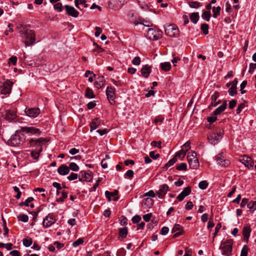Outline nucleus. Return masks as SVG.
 <instances>
[{
  "label": "nucleus",
  "instance_id": "19",
  "mask_svg": "<svg viewBox=\"0 0 256 256\" xmlns=\"http://www.w3.org/2000/svg\"><path fill=\"white\" fill-rule=\"evenodd\" d=\"M208 139L212 144H218L220 140V138L218 137L215 132L210 133L208 136Z\"/></svg>",
  "mask_w": 256,
  "mask_h": 256
},
{
  "label": "nucleus",
  "instance_id": "11",
  "mask_svg": "<svg viewBox=\"0 0 256 256\" xmlns=\"http://www.w3.org/2000/svg\"><path fill=\"white\" fill-rule=\"evenodd\" d=\"M218 164L222 166L226 167L230 164V162L228 160L224 159L222 153L219 154L216 158Z\"/></svg>",
  "mask_w": 256,
  "mask_h": 256
},
{
  "label": "nucleus",
  "instance_id": "32",
  "mask_svg": "<svg viewBox=\"0 0 256 256\" xmlns=\"http://www.w3.org/2000/svg\"><path fill=\"white\" fill-rule=\"evenodd\" d=\"M85 96L89 98H92L95 97L92 90L89 88H86Z\"/></svg>",
  "mask_w": 256,
  "mask_h": 256
},
{
  "label": "nucleus",
  "instance_id": "17",
  "mask_svg": "<svg viewBox=\"0 0 256 256\" xmlns=\"http://www.w3.org/2000/svg\"><path fill=\"white\" fill-rule=\"evenodd\" d=\"M191 192L190 186H187L180 194L177 198L180 201L182 200L186 196L189 195Z\"/></svg>",
  "mask_w": 256,
  "mask_h": 256
},
{
  "label": "nucleus",
  "instance_id": "14",
  "mask_svg": "<svg viewBox=\"0 0 256 256\" xmlns=\"http://www.w3.org/2000/svg\"><path fill=\"white\" fill-rule=\"evenodd\" d=\"M168 189V186L166 184H164L160 186L158 190L156 192V194L158 195V198H162Z\"/></svg>",
  "mask_w": 256,
  "mask_h": 256
},
{
  "label": "nucleus",
  "instance_id": "48",
  "mask_svg": "<svg viewBox=\"0 0 256 256\" xmlns=\"http://www.w3.org/2000/svg\"><path fill=\"white\" fill-rule=\"evenodd\" d=\"M69 169L75 172H77L79 170L78 166L74 162H71L69 166Z\"/></svg>",
  "mask_w": 256,
  "mask_h": 256
},
{
  "label": "nucleus",
  "instance_id": "38",
  "mask_svg": "<svg viewBox=\"0 0 256 256\" xmlns=\"http://www.w3.org/2000/svg\"><path fill=\"white\" fill-rule=\"evenodd\" d=\"M186 153V152L182 148L181 150H180V151L176 153V154L174 157H176V158L178 157L182 159L185 156Z\"/></svg>",
  "mask_w": 256,
  "mask_h": 256
},
{
  "label": "nucleus",
  "instance_id": "13",
  "mask_svg": "<svg viewBox=\"0 0 256 256\" xmlns=\"http://www.w3.org/2000/svg\"><path fill=\"white\" fill-rule=\"evenodd\" d=\"M64 7L66 8V13L68 16L74 18H77L78 16L79 12L76 10L72 6L65 5Z\"/></svg>",
  "mask_w": 256,
  "mask_h": 256
},
{
  "label": "nucleus",
  "instance_id": "26",
  "mask_svg": "<svg viewBox=\"0 0 256 256\" xmlns=\"http://www.w3.org/2000/svg\"><path fill=\"white\" fill-rule=\"evenodd\" d=\"M219 97V93L217 92H215L213 94H212L211 96L212 99V102L210 106H209L210 108L211 106H217L216 100Z\"/></svg>",
  "mask_w": 256,
  "mask_h": 256
},
{
  "label": "nucleus",
  "instance_id": "3",
  "mask_svg": "<svg viewBox=\"0 0 256 256\" xmlns=\"http://www.w3.org/2000/svg\"><path fill=\"white\" fill-rule=\"evenodd\" d=\"M234 241L232 239L226 240L222 242L219 247L222 254L224 256H231L233 248Z\"/></svg>",
  "mask_w": 256,
  "mask_h": 256
},
{
  "label": "nucleus",
  "instance_id": "30",
  "mask_svg": "<svg viewBox=\"0 0 256 256\" xmlns=\"http://www.w3.org/2000/svg\"><path fill=\"white\" fill-rule=\"evenodd\" d=\"M188 6L191 8H198L199 7L202 6V4L200 2H196V1H188Z\"/></svg>",
  "mask_w": 256,
  "mask_h": 256
},
{
  "label": "nucleus",
  "instance_id": "40",
  "mask_svg": "<svg viewBox=\"0 0 256 256\" xmlns=\"http://www.w3.org/2000/svg\"><path fill=\"white\" fill-rule=\"evenodd\" d=\"M44 141V139L43 138H39L38 139L34 140L30 138L29 140L30 146H34V144H36L38 142H43Z\"/></svg>",
  "mask_w": 256,
  "mask_h": 256
},
{
  "label": "nucleus",
  "instance_id": "36",
  "mask_svg": "<svg viewBox=\"0 0 256 256\" xmlns=\"http://www.w3.org/2000/svg\"><path fill=\"white\" fill-rule=\"evenodd\" d=\"M184 231L183 227L179 224H175L172 228V233L176 232Z\"/></svg>",
  "mask_w": 256,
  "mask_h": 256
},
{
  "label": "nucleus",
  "instance_id": "29",
  "mask_svg": "<svg viewBox=\"0 0 256 256\" xmlns=\"http://www.w3.org/2000/svg\"><path fill=\"white\" fill-rule=\"evenodd\" d=\"M128 229L126 227L122 228H119L120 238H121L122 239L126 238L128 234Z\"/></svg>",
  "mask_w": 256,
  "mask_h": 256
},
{
  "label": "nucleus",
  "instance_id": "16",
  "mask_svg": "<svg viewBox=\"0 0 256 256\" xmlns=\"http://www.w3.org/2000/svg\"><path fill=\"white\" fill-rule=\"evenodd\" d=\"M240 160L248 168L252 167L254 166L253 160L251 158L247 156H244Z\"/></svg>",
  "mask_w": 256,
  "mask_h": 256
},
{
  "label": "nucleus",
  "instance_id": "58",
  "mask_svg": "<svg viewBox=\"0 0 256 256\" xmlns=\"http://www.w3.org/2000/svg\"><path fill=\"white\" fill-rule=\"evenodd\" d=\"M54 8L55 10L59 12L62 11V4L60 2L56 4L54 6Z\"/></svg>",
  "mask_w": 256,
  "mask_h": 256
},
{
  "label": "nucleus",
  "instance_id": "8",
  "mask_svg": "<svg viewBox=\"0 0 256 256\" xmlns=\"http://www.w3.org/2000/svg\"><path fill=\"white\" fill-rule=\"evenodd\" d=\"M14 83L9 80H6L2 84L1 93L2 94H9L11 92L12 87Z\"/></svg>",
  "mask_w": 256,
  "mask_h": 256
},
{
  "label": "nucleus",
  "instance_id": "59",
  "mask_svg": "<svg viewBox=\"0 0 256 256\" xmlns=\"http://www.w3.org/2000/svg\"><path fill=\"white\" fill-rule=\"evenodd\" d=\"M162 70L164 72H168L171 68V65H160Z\"/></svg>",
  "mask_w": 256,
  "mask_h": 256
},
{
  "label": "nucleus",
  "instance_id": "60",
  "mask_svg": "<svg viewBox=\"0 0 256 256\" xmlns=\"http://www.w3.org/2000/svg\"><path fill=\"white\" fill-rule=\"evenodd\" d=\"M244 103L240 104L236 110V112L237 114H239L244 108Z\"/></svg>",
  "mask_w": 256,
  "mask_h": 256
},
{
  "label": "nucleus",
  "instance_id": "28",
  "mask_svg": "<svg viewBox=\"0 0 256 256\" xmlns=\"http://www.w3.org/2000/svg\"><path fill=\"white\" fill-rule=\"evenodd\" d=\"M75 6L78 8L82 10L83 8H81L80 5H83L84 8H87L88 4H86V0H74Z\"/></svg>",
  "mask_w": 256,
  "mask_h": 256
},
{
  "label": "nucleus",
  "instance_id": "31",
  "mask_svg": "<svg viewBox=\"0 0 256 256\" xmlns=\"http://www.w3.org/2000/svg\"><path fill=\"white\" fill-rule=\"evenodd\" d=\"M221 10V8L220 6H218L217 7L214 6L212 8V12H213V17L214 18H216L220 14V12Z\"/></svg>",
  "mask_w": 256,
  "mask_h": 256
},
{
  "label": "nucleus",
  "instance_id": "39",
  "mask_svg": "<svg viewBox=\"0 0 256 256\" xmlns=\"http://www.w3.org/2000/svg\"><path fill=\"white\" fill-rule=\"evenodd\" d=\"M61 194H62V196H61V198H56V202H64V200L68 197V194L66 192L62 191L61 192Z\"/></svg>",
  "mask_w": 256,
  "mask_h": 256
},
{
  "label": "nucleus",
  "instance_id": "64",
  "mask_svg": "<svg viewBox=\"0 0 256 256\" xmlns=\"http://www.w3.org/2000/svg\"><path fill=\"white\" fill-rule=\"evenodd\" d=\"M169 231V228L166 226H164L160 230V234L162 235L166 234Z\"/></svg>",
  "mask_w": 256,
  "mask_h": 256
},
{
  "label": "nucleus",
  "instance_id": "62",
  "mask_svg": "<svg viewBox=\"0 0 256 256\" xmlns=\"http://www.w3.org/2000/svg\"><path fill=\"white\" fill-rule=\"evenodd\" d=\"M236 104V101L234 100H231L229 102L228 107L230 109L233 108Z\"/></svg>",
  "mask_w": 256,
  "mask_h": 256
},
{
  "label": "nucleus",
  "instance_id": "56",
  "mask_svg": "<svg viewBox=\"0 0 256 256\" xmlns=\"http://www.w3.org/2000/svg\"><path fill=\"white\" fill-rule=\"evenodd\" d=\"M78 174L75 173H71L70 175L68 177V179L69 180H76L78 178Z\"/></svg>",
  "mask_w": 256,
  "mask_h": 256
},
{
  "label": "nucleus",
  "instance_id": "43",
  "mask_svg": "<svg viewBox=\"0 0 256 256\" xmlns=\"http://www.w3.org/2000/svg\"><path fill=\"white\" fill-rule=\"evenodd\" d=\"M248 247L247 246L244 245L241 250L240 256H248Z\"/></svg>",
  "mask_w": 256,
  "mask_h": 256
},
{
  "label": "nucleus",
  "instance_id": "21",
  "mask_svg": "<svg viewBox=\"0 0 256 256\" xmlns=\"http://www.w3.org/2000/svg\"><path fill=\"white\" fill-rule=\"evenodd\" d=\"M251 232L250 228V226H246L243 228L242 234L244 236V239L247 242L248 240Z\"/></svg>",
  "mask_w": 256,
  "mask_h": 256
},
{
  "label": "nucleus",
  "instance_id": "4",
  "mask_svg": "<svg viewBox=\"0 0 256 256\" xmlns=\"http://www.w3.org/2000/svg\"><path fill=\"white\" fill-rule=\"evenodd\" d=\"M164 31L166 34L170 37H177L180 34L178 28L174 24H169L166 26Z\"/></svg>",
  "mask_w": 256,
  "mask_h": 256
},
{
  "label": "nucleus",
  "instance_id": "44",
  "mask_svg": "<svg viewBox=\"0 0 256 256\" xmlns=\"http://www.w3.org/2000/svg\"><path fill=\"white\" fill-rule=\"evenodd\" d=\"M247 206L250 210H256V201H251L248 204Z\"/></svg>",
  "mask_w": 256,
  "mask_h": 256
},
{
  "label": "nucleus",
  "instance_id": "20",
  "mask_svg": "<svg viewBox=\"0 0 256 256\" xmlns=\"http://www.w3.org/2000/svg\"><path fill=\"white\" fill-rule=\"evenodd\" d=\"M101 124V120L99 118H96L90 123V130L92 132L98 128Z\"/></svg>",
  "mask_w": 256,
  "mask_h": 256
},
{
  "label": "nucleus",
  "instance_id": "34",
  "mask_svg": "<svg viewBox=\"0 0 256 256\" xmlns=\"http://www.w3.org/2000/svg\"><path fill=\"white\" fill-rule=\"evenodd\" d=\"M177 161V158L174 157L172 158L170 160L164 167V168L167 169L170 166H172Z\"/></svg>",
  "mask_w": 256,
  "mask_h": 256
},
{
  "label": "nucleus",
  "instance_id": "46",
  "mask_svg": "<svg viewBox=\"0 0 256 256\" xmlns=\"http://www.w3.org/2000/svg\"><path fill=\"white\" fill-rule=\"evenodd\" d=\"M19 220H21L22 222H26L28 220V216L24 214H20L18 216Z\"/></svg>",
  "mask_w": 256,
  "mask_h": 256
},
{
  "label": "nucleus",
  "instance_id": "50",
  "mask_svg": "<svg viewBox=\"0 0 256 256\" xmlns=\"http://www.w3.org/2000/svg\"><path fill=\"white\" fill-rule=\"evenodd\" d=\"M2 222H3V227H4V235L6 236L8 232V229L6 226V221L3 218L2 216Z\"/></svg>",
  "mask_w": 256,
  "mask_h": 256
},
{
  "label": "nucleus",
  "instance_id": "55",
  "mask_svg": "<svg viewBox=\"0 0 256 256\" xmlns=\"http://www.w3.org/2000/svg\"><path fill=\"white\" fill-rule=\"evenodd\" d=\"M139 24H143L147 27H150L152 26V23L146 20H141Z\"/></svg>",
  "mask_w": 256,
  "mask_h": 256
},
{
  "label": "nucleus",
  "instance_id": "63",
  "mask_svg": "<svg viewBox=\"0 0 256 256\" xmlns=\"http://www.w3.org/2000/svg\"><path fill=\"white\" fill-rule=\"evenodd\" d=\"M17 62V58L16 56H12L9 58L8 64L12 63V64H16Z\"/></svg>",
  "mask_w": 256,
  "mask_h": 256
},
{
  "label": "nucleus",
  "instance_id": "37",
  "mask_svg": "<svg viewBox=\"0 0 256 256\" xmlns=\"http://www.w3.org/2000/svg\"><path fill=\"white\" fill-rule=\"evenodd\" d=\"M208 185V182L206 180H202L199 182L198 186L201 190H206Z\"/></svg>",
  "mask_w": 256,
  "mask_h": 256
},
{
  "label": "nucleus",
  "instance_id": "9",
  "mask_svg": "<svg viewBox=\"0 0 256 256\" xmlns=\"http://www.w3.org/2000/svg\"><path fill=\"white\" fill-rule=\"evenodd\" d=\"M56 222L53 214H49L43 220L42 224L44 228H48Z\"/></svg>",
  "mask_w": 256,
  "mask_h": 256
},
{
  "label": "nucleus",
  "instance_id": "25",
  "mask_svg": "<svg viewBox=\"0 0 256 256\" xmlns=\"http://www.w3.org/2000/svg\"><path fill=\"white\" fill-rule=\"evenodd\" d=\"M142 74L145 78H148L151 72L150 66H148V65H144L141 69Z\"/></svg>",
  "mask_w": 256,
  "mask_h": 256
},
{
  "label": "nucleus",
  "instance_id": "1",
  "mask_svg": "<svg viewBox=\"0 0 256 256\" xmlns=\"http://www.w3.org/2000/svg\"><path fill=\"white\" fill-rule=\"evenodd\" d=\"M26 140L24 135L20 130H16L15 134L12 136L8 141V145L12 146H17L22 145Z\"/></svg>",
  "mask_w": 256,
  "mask_h": 256
},
{
  "label": "nucleus",
  "instance_id": "33",
  "mask_svg": "<svg viewBox=\"0 0 256 256\" xmlns=\"http://www.w3.org/2000/svg\"><path fill=\"white\" fill-rule=\"evenodd\" d=\"M199 18V15L198 12H194L192 13L190 16V19L192 22L194 24H196Z\"/></svg>",
  "mask_w": 256,
  "mask_h": 256
},
{
  "label": "nucleus",
  "instance_id": "10",
  "mask_svg": "<svg viewBox=\"0 0 256 256\" xmlns=\"http://www.w3.org/2000/svg\"><path fill=\"white\" fill-rule=\"evenodd\" d=\"M93 178L92 173L88 171L86 172L85 171H81L79 174V180L80 181H86L88 182H90Z\"/></svg>",
  "mask_w": 256,
  "mask_h": 256
},
{
  "label": "nucleus",
  "instance_id": "22",
  "mask_svg": "<svg viewBox=\"0 0 256 256\" xmlns=\"http://www.w3.org/2000/svg\"><path fill=\"white\" fill-rule=\"evenodd\" d=\"M227 102L226 100H224L222 104L218 106L216 110L214 112V116H217L221 114L222 112H224L226 107Z\"/></svg>",
  "mask_w": 256,
  "mask_h": 256
},
{
  "label": "nucleus",
  "instance_id": "52",
  "mask_svg": "<svg viewBox=\"0 0 256 256\" xmlns=\"http://www.w3.org/2000/svg\"><path fill=\"white\" fill-rule=\"evenodd\" d=\"M141 219L142 218L140 216L138 215H136L132 218V223L137 224L140 221Z\"/></svg>",
  "mask_w": 256,
  "mask_h": 256
},
{
  "label": "nucleus",
  "instance_id": "2",
  "mask_svg": "<svg viewBox=\"0 0 256 256\" xmlns=\"http://www.w3.org/2000/svg\"><path fill=\"white\" fill-rule=\"evenodd\" d=\"M20 33L22 34H23L24 42L26 46H31L36 41V34L34 30H26L24 28L20 30Z\"/></svg>",
  "mask_w": 256,
  "mask_h": 256
},
{
  "label": "nucleus",
  "instance_id": "51",
  "mask_svg": "<svg viewBox=\"0 0 256 256\" xmlns=\"http://www.w3.org/2000/svg\"><path fill=\"white\" fill-rule=\"evenodd\" d=\"M187 168V166L186 163H181L179 166L176 167V169L178 170H186Z\"/></svg>",
  "mask_w": 256,
  "mask_h": 256
},
{
  "label": "nucleus",
  "instance_id": "6",
  "mask_svg": "<svg viewBox=\"0 0 256 256\" xmlns=\"http://www.w3.org/2000/svg\"><path fill=\"white\" fill-rule=\"evenodd\" d=\"M188 160L191 168L196 169L199 166V162L196 158V154L194 152H192L191 154H188L187 156Z\"/></svg>",
  "mask_w": 256,
  "mask_h": 256
},
{
  "label": "nucleus",
  "instance_id": "24",
  "mask_svg": "<svg viewBox=\"0 0 256 256\" xmlns=\"http://www.w3.org/2000/svg\"><path fill=\"white\" fill-rule=\"evenodd\" d=\"M58 172L60 175H66L70 172V169L68 166L66 165L62 164L58 168Z\"/></svg>",
  "mask_w": 256,
  "mask_h": 256
},
{
  "label": "nucleus",
  "instance_id": "57",
  "mask_svg": "<svg viewBox=\"0 0 256 256\" xmlns=\"http://www.w3.org/2000/svg\"><path fill=\"white\" fill-rule=\"evenodd\" d=\"M14 190L17 193V194L16 196V199H19L21 196V192H20L19 188L16 186H14Z\"/></svg>",
  "mask_w": 256,
  "mask_h": 256
},
{
  "label": "nucleus",
  "instance_id": "41",
  "mask_svg": "<svg viewBox=\"0 0 256 256\" xmlns=\"http://www.w3.org/2000/svg\"><path fill=\"white\" fill-rule=\"evenodd\" d=\"M182 148L186 152L191 148L190 142V140L188 141L184 144L182 145Z\"/></svg>",
  "mask_w": 256,
  "mask_h": 256
},
{
  "label": "nucleus",
  "instance_id": "23",
  "mask_svg": "<svg viewBox=\"0 0 256 256\" xmlns=\"http://www.w3.org/2000/svg\"><path fill=\"white\" fill-rule=\"evenodd\" d=\"M105 84V80L104 76L98 77L94 82V84L96 88L98 89L102 88Z\"/></svg>",
  "mask_w": 256,
  "mask_h": 256
},
{
  "label": "nucleus",
  "instance_id": "53",
  "mask_svg": "<svg viewBox=\"0 0 256 256\" xmlns=\"http://www.w3.org/2000/svg\"><path fill=\"white\" fill-rule=\"evenodd\" d=\"M84 243V240L82 238H78V240H76V241L74 242L73 243H72V246H74V247H77L80 244H82Z\"/></svg>",
  "mask_w": 256,
  "mask_h": 256
},
{
  "label": "nucleus",
  "instance_id": "18",
  "mask_svg": "<svg viewBox=\"0 0 256 256\" xmlns=\"http://www.w3.org/2000/svg\"><path fill=\"white\" fill-rule=\"evenodd\" d=\"M118 192L117 190H115L112 192H110L108 191H106L105 192V195L109 201L111 200L112 198L113 200L116 201L119 198L118 196Z\"/></svg>",
  "mask_w": 256,
  "mask_h": 256
},
{
  "label": "nucleus",
  "instance_id": "15",
  "mask_svg": "<svg viewBox=\"0 0 256 256\" xmlns=\"http://www.w3.org/2000/svg\"><path fill=\"white\" fill-rule=\"evenodd\" d=\"M114 88L112 86H108L106 90L107 98L110 102L112 104L115 98Z\"/></svg>",
  "mask_w": 256,
  "mask_h": 256
},
{
  "label": "nucleus",
  "instance_id": "47",
  "mask_svg": "<svg viewBox=\"0 0 256 256\" xmlns=\"http://www.w3.org/2000/svg\"><path fill=\"white\" fill-rule=\"evenodd\" d=\"M32 243V239L30 238H25V239L23 240V244L26 247L30 246H31Z\"/></svg>",
  "mask_w": 256,
  "mask_h": 256
},
{
  "label": "nucleus",
  "instance_id": "5",
  "mask_svg": "<svg viewBox=\"0 0 256 256\" xmlns=\"http://www.w3.org/2000/svg\"><path fill=\"white\" fill-rule=\"evenodd\" d=\"M162 32L160 30H155L154 28H148L146 36L150 40H157L162 37Z\"/></svg>",
  "mask_w": 256,
  "mask_h": 256
},
{
  "label": "nucleus",
  "instance_id": "49",
  "mask_svg": "<svg viewBox=\"0 0 256 256\" xmlns=\"http://www.w3.org/2000/svg\"><path fill=\"white\" fill-rule=\"evenodd\" d=\"M42 151V147L41 146L38 152L32 151L31 152L32 156L35 160H37L39 156V154Z\"/></svg>",
  "mask_w": 256,
  "mask_h": 256
},
{
  "label": "nucleus",
  "instance_id": "35",
  "mask_svg": "<svg viewBox=\"0 0 256 256\" xmlns=\"http://www.w3.org/2000/svg\"><path fill=\"white\" fill-rule=\"evenodd\" d=\"M210 16L211 14L210 11H203V12L202 14V17L203 19L206 20L207 22H208L210 20Z\"/></svg>",
  "mask_w": 256,
  "mask_h": 256
},
{
  "label": "nucleus",
  "instance_id": "12",
  "mask_svg": "<svg viewBox=\"0 0 256 256\" xmlns=\"http://www.w3.org/2000/svg\"><path fill=\"white\" fill-rule=\"evenodd\" d=\"M26 114L30 118H36L40 113V110L38 108L26 109Z\"/></svg>",
  "mask_w": 256,
  "mask_h": 256
},
{
  "label": "nucleus",
  "instance_id": "45",
  "mask_svg": "<svg viewBox=\"0 0 256 256\" xmlns=\"http://www.w3.org/2000/svg\"><path fill=\"white\" fill-rule=\"evenodd\" d=\"M201 30L204 34L208 33V25L206 24H203L201 25Z\"/></svg>",
  "mask_w": 256,
  "mask_h": 256
},
{
  "label": "nucleus",
  "instance_id": "42",
  "mask_svg": "<svg viewBox=\"0 0 256 256\" xmlns=\"http://www.w3.org/2000/svg\"><path fill=\"white\" fill-rule=\"evenodd\" d=\"M228 94L230 96H233L236 94V86H232L228 90Z\"/></svg>",
  "mask_w": 256,
  "mask_h": 256
},
{
  "label": "nucleus",
  "instance_id": "54",
  "mask_svg": "<svg viewBox=\"0 0 256 256\" xmlns=\"http://www.w3.org/2000/svg\"><path fill=\"white\" fill-rule=\"evenodd\" d=\"M134 172L132 170H128L126 173L125 174H124V176L125 178H130V179H131L133 176H134Z\"/></svg>",
  "mask_w": 256,
  "mask_h": 256
},
{
  "label": "nucleus",
  "instance_id": "27",
  "mask_svg": "<svg viewBox=\"0 0 256 256\" xmlns=\"http://www.w3.org/2000/svg\"><path fill=\"white\" fill-rule=\"evenodd\" d=\"M6 118L7 120H12L16 118V113L14 111L8 110L6 112Z\"/></svg>",
  "mask_w": 256,
  "mask_h": 256
},
{
  "label": "nucleus",
  "instance_id": "7",
  "mask_svg": "<svg viewBox=\"0 0 256 256\" xmlns=\"http://www.w3.org/2000/svg\"><path fill=\"white\" fill-rule=\"evenodd\" d=\"M22 132H25L30 135H40L41 132L39 128L34 126H22L20 128Z\"/></svg>",
  "mask_w": 256,
  "mask_h": 256
},
{
  "label": "nucleus",
  "instance_id": "61",
  "mask_svg": "<svg viewBox=\"0 0 256 256\" xmlns=\"http://www.w3.org/2000/svg\"><path fill=\"white\" fill-rule=\"evenodd\" d=\"M95 30H96V32H95L94 36L96 37H98L100 35L101 32H102V29L100 27H96Z\"/></svg>",
  "mask_w": 256,
  "mask_h": 256
}]
</instances>
